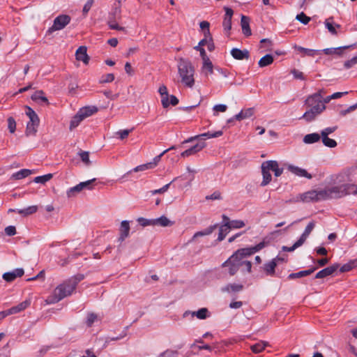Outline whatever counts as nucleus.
Returning <instances> with one entry per match:
<instances>
[{
    "label": "nucleus",
    "mask_w": 357,
    "mask_h": 357,
    "mask_svg": "<svg viewBox=\"0 0 357 357\" xmlns=\"http://www.w3.org/2000/svg\"><path fill=\"white\" fill-rule=\"evenodd\" d=\"M266 245L267 243L262 241L253 247L237 250L222 264L221 266L224 269V272L229 276H234L240 269L243 273H250L252 269V263L246 260L245 258L261 250Z\"/></svg>",
    "instance_id": "obj_1"
},
{
    "label": "nucleus",
    "mask_w": 357,
    "mask_h": 357,
    "mask_svg": "<svg viewBox=\"0 0 357 357\" xmlns=\"http://www.w3.org/2000/svg\"><path fill=\"white\" fill-rule=\"evenodd\" d=\"M324 200L340 199L349 195H357V185L342 184L322 190Z\"/></svg>",
    "instance_id": "obj_2"
},
{
    "label": "nucleus",
    "mask_w": 357,
    "mask_h": 357,
    "mask_svg": "<svg viewBox=\"0 0 357 357\" xmlns=\"http://www.w3.org/2000/svg\"><path fill=\"white\" fill-rule=\"evenodd\" d=\"M178 72L181 82L186 86L192 88L195 84V68L188 59L180 58L178 63Z\"/></svg>",
    "instance_id": "obj_3"
},
{
    "label": "nucleus",
    "mask_w": 357,
    "mask_h": 357,
    "mask_svg": "<svg viewBox=\"0 0 357 357\" xmlns=\"http://www.w3.org/2000/svg\"><path fill=\"white\" fill-rule=\"evenodd\" d=\"M74 289L75 288L71 285L70 282L66 281L54 289L53 295L49 296L47 301L48 303H56L70 295Z\"/></svg>",
    "instance_id": "obj_4"
},
{
    "label": "nucleus",
    "mask_w": 357,
    "mask_h": 357,
    "mask_svg": "<svg viewBox=\"0 0 357 357\" xmlns=\"http://www.w3.org/2000/svg\"><path fill=\"white\" fill-rule=\"evenodd\" d=\"M305 104L311 107L310 110L314 112V114L317 115L320 114L326 109L319 93H315L310 96L306 99Z\"/></svg>",
    "instance_id": "obj_5"
},
{
    "label": "nucleus",
    "mask_w": 357,
    "mask_h": 357,
    "mask_svg": "<svg viewBox=\"0 0 357 357\" xmlns=\"http://www.w3.org/2000/svg\"><path fill=\"white\" fill-rule=\"evenodd\" d=\"M70 17L68 15H60L54 20V23L47 31V34H52L56 31L63 29L70 22Z\"/></svg>",
    "instance_id": "obj_6"
},
{
    "label": "nucleus",
    "mask_w": 357,
    "mask_h": 357,
    "mask_svg": "<svg viewBox=\"0 0 357 357\" xmlns=\"http://www.w3.org/2000/svg\"><path fill=\"white\" fill-rule=\"evenodd\" d=\"M322 190H312L300 195L301 200L303 202H318L324 200Z\"/></svg>",
    "instance_id": "obj_7"
},
{
    "label": "nucleus",
    "mask_w": 357,
    "mask_h": 357,
    "mask_svg": "<svg viewBox=\"0 0 357 357\" xmlns=\"http://www.w3.org/2000/svg\"><path fill=\"white\" fill-rule=\"evenodd\" d=\"M225 14L222 22V26L226 33L229 34V31L231 29V18L234 11L229 7H225Z\"/></svg>",
    "instance_id": "obj_8"
},
{
    "label": "nucleus",
    "mask_w": 357,
    "mask_h": 357,
    "mask_svg": "<svg viewBox=\"0 0 357 357\" xmlns=\"http://www.w3.org/2000/svg\"><path fill=\"white\" fill-rule=\"evenodd\" d=\"M340 265L338 264H334L319 271L315 275L314 278L316 279H322L327 276L331 275L334 272H335L338 269Z\"/></svg>",
    "instance_id": "obj_9"
},
{
    "label": "nucleus",
    "mask_w": 357,
    "mask_h": 357,
    "mask_svg": "<svg viewBox=\"0 0 357 357\" xmlns=\"http://www.w3.org/2000/svg\"><path fill=\"white\" fill-rule=\"evenodd\" d=\"M287 168L289 172L298 176L305 177L308 179H311L312 178V176L310 174H309L305 169L301 167L293 165H287Z\"/></svg>",
    "instance_id": "obj_10"
},
{
    "label": "nucleus",
    "mask_w": 357,
    "mask_h": 357,
    "mask_svg": "<svg viewBox=\"0 0 357 357\" xmlns=\"http://www.w3.org/2000/svg\"><path fill=\"white\" fill-rule=\"evenodd\" d=\"M24 273L23 268H16L11 272H7L3 273V278L8 282H13L18 277H22Z\"/></svg>",
    "instance_id": "obj_11"
},
{
    "label": "nucleus",
    "mask_w": 357,
    "mask_h": 357,
    "mask_svg": "<svg viewBox=\"0 0 357 357\" xmlns=\"http://www.w3.org/2000/svg\"><path fill=\"white\" fill-rule=\"evenodd\" d=\"M265 168L269 169L274 172V175L278 177L282 175L284 171V168L279 167V164L276 160H267L265 161Z\"/></svg>",
    "instance_id": "obj_12"
},
{
    "label": "nucleus",
    "mask_w": 357,
    "mask_h": 357,
    "mask_svg": "<svg viewBox=\"0 0 357 357\" xmlns=\"http://www.w3.org/2000/svg\"><path fill=\"white\" fill-rule=\"evenodd\" d=\"M206 146V144L204 142L197 143L195 146L182 152L181 155L183 158H185L192 155H195L199 151H202Z\"/></svg>",
    "instance_id": "obj_13"
},
{
    "label": "nucleus",
    "mask_w": 357,
    "mask_h": 357,
    "mask_svg": "<svg viewBox=\"0 0 357 357\" xmlns=\"http://www.w3.org/2000/svg\"><path fill=\"white\" fill-rule=\"evenodd\" d=\"M86 52V47L80 46L75 52L76 59L78 61H82L84 64H88L90 58L88 56Z\"/></svg>",
    "instance_id": "obj_14"
},
{
    "label": "nucleus",
    "mask_w": 357,
    "mask_h": 357,
    "mask_svg": "<svg viewBox=\"0 0 357 357\" xmlns=\"http://www.w3.org/2000/svg\"><path fill=\"white\" fill-rule=\"evenodd\" d=\"M231 54L233 58L236 60L248 59L250 57V52L248 50H241L238 48H233L231 50Z\"/></svg>",
    "instance_id": "obj_15"
},
{
    "label": "nucleus",
    "mask_w": 357,
    "mask_h": 357,
    "mask_svg": "<svg viewBox=\"0 0 357 357\" xmlns=\"http://www.w3.org/2000/svg\"><path fill=\"white\" fill-rule=\"evenodd\" d=\"M191 314V315L192 317L196 316L197 318L199 319H205L208 317H209L208 310L206 307H202V308L199 309V310L195 311V312L186 311L184 312L183 317H186L188 314Z\"/></svg>",
    "instance_id": "obj_16"
},
{
    "label": "nucleus",
    "mask_w": 357,
    "mask_h": 357,
    "mask_svg": "<svg viewBox=\"0 0 357 357\" xmlns=\"http://www.w3.org/2000/svg\"><path fill=\"white\" fill-rule=\"evenodd\" d=\"M250 18L247 16L242 15L241 19V26L243 33L248 37L252 35V31L250 27Z\"/></svg>",
    "instance_id": "obj_17"
},
{
    "label": "nucleus",
    "mask_w": 357,
    "mask_h": 357,
    "mask_svg": "<svg viewBox=\"0 0 357 357\" xmlns=\"http://www.w3.org/2000/svg\"><path fill=\"white\" fill-rule=\"evenodd\" d=\"M130 231V225L129 222L127 220H123L121 223L120 227V236L119 237V241L122 242L126 238L129 236Z\"/></svg>",
    "instance_id": "obj_18"
},
{
    "label": "nucleus",
    "mask_w": 357,
    "mask_h": 357,
    "mask_svg": "<svg viewBox=\"0 0 357 357\" xmlns=\"http://www.w3.org/2000/svg\"><path fill=\"white\" fill-rule=\"evenodd\" d=\"M158 92L161 96V102L164 108H167L169 106V94L166 86L162 85L158 89Z\"/></svg>",
    "instance_id": "obj_19"
},
{
    "label": "nucleus",
    "mask_w": 357,
    "mask_h": 357,
    "mask_svg": "<svg viewBox=\"0 0 357 357\" xmlns=\"http://www.w3.org/2000/svg\"><path fill=\"white\" fill-rule=\"evenodd\" d=\"M31 304L30 300H26L20 303H19L16 306H13L11 308L8 310V312L11 314H17L18 312H20L23 310H24L26 308H27Z\"/></svg>",
    "instance_id": "obj_20"
},
{
    "label": "nucleus",
    "mask_w": 357,
    "mask_h": 357,
    "mask_svg": "<svg viewBox=\"0 0 357 357\" xmlns=\"http://www.w3.org/2000/svg\"><path fill=\"white\" fill-rule=\"evenodd\" d=\"M98 112V107L96 106L84 107L78 111L81 116L85 119L86 118L93 115Z\"/></svg>",
    "instance_id": "obj_21"
},
{
    "label": "nucleus",
    "mask_w": 357,
    "mask_h": 357,
    "mask_svg": "<svg viewBox=\"0 0 357 357\" xmlns=\"http://www.w3.org/2000/svg\"><path fill=\"white\" fill-rule=\"evenodd\" d=\"M266 164L265 162H264L261 164V173L263 176V180L261 183V186H266L271 181V174L270 173V169L265 168Z\"/></svg>",
    "instance_id": "obj_22"
},
{
    "label": "nucleus",
    "mask_w": 357,
    "mask_h": 357,
    "mask_svg": "<svg viewBox=\"0 0 357 357\" xmlns=\"http://www.w3.org/2000/svg\"><path fill=\"white\" fill-rule=\"evenodd\" d=\"M31 100L40 104H45L47 105L50 104L47 98L44 96V92L42 90L36 91L31 96Z\"/></svg>",
    "instance_id": "obj_23"
},
{
    "label": "nucleus",
    "mask_w": 357,
    "mask_h": 357,
    "mask_svg": "<svg viewBox=\"0 0 357 357\" xmlns=\"http://www.w3.org/2000/svg\"><path fill=\"white\" fill-rule=\"evenodd\" d=\"M317 269V267L313 266L307 270L301 271L298 273H293L289 275L288 278L289 280H294L296 278H299L302 277H305L307 275H311L312 273H314Z\"/></svg>",
    "instance_id": "obj_24"
},
{
    "label": "nucleus",
    "mask_w": 357,
    "mask_h": 357,
    "mask_svg": "<svg viewBox=\"0 0 357 357\" xmlns=\"http://www.w3.org/2000/svg\"><path fill=\"white\" fill-rule=\"evenodd\" d=\"M276 266L277 264L275 261L271 260L264 264L263 269L266 275L273 276L275 273Z\"/></svg>",
    "instance_id": "obj_25"
},
{
    "label": "nucleus",
    "mask_w": 357,
    "mask_h": 357,
    "mask_svg": "<svg viewBox=\"0 0 357 357\" xmlns=\"http://www.w3.org/2000/svg\"><path fill=\"white\" fill-rule=\"evenodd\" d=\"M213 69L214 66L209 58L206 59V60H203L202 71L205 75V76H208L209 74H213Z\"/></svg>",
    "instance_id": "obj_26"
},
{
    "label": "nucleus",
    "mask_w": 357,
    "mask_h": 357,
    "mask_svg": "<svg viewBox=\"0 0 357 357\" xmlns=\"http://www.w3.org/2000/svg\"><path fill=\"white\" fill-rule=\"evenodd\" d=\"M26 114L29 118L28 123H31L33 125H39L40 119L36 112L29 106H26Z\"/></svg>",
    "instance_id": "obj_27"
},
{
    "label": "nucleus",
    "mask_w": 357,
    "mask_h": 357,
    "mask_svg": "<svg viewBox=\"0 0 357 357\" xmlns=\"http://www.w3.org/2000/svg\"><path fill=\"white\" fill-rule=\"evenodd\" d=\"M174 225V222L169 220L166 216L162 215L160 218L153 219V226L168 227Z\"/></svg>",
    "instance_id": "obj_28"
},
{
    "label": "nucleus",
    "mask_w": 357,
    "mask_h": 357,
    "mask_svg": "<svg viewBox=\"0 0 357 357\" xmlns=\"http://www.w3.org/2000/svg\"><path fill=\"white\" fill-rule=\"evenodd\" d=\"M243 289V285L239 284H227L226 286L222 287V292H239Z\"/></svg>",
    "instance_id": "obj_29"
},
{
    "label": "nucleus",
    "mask_w": 357,
    "mask_h": 357,
    "mask_svg": "<svg viewBox=\"0 0 357 357\" xmlns=\"http://www.w3.org/2000/svg\"><path fill=\"white\" fill-rule=\"evenodd\" d=\"M254 114V109L253 108H248L245 110H241V112L236 114L233 119L237 120V121H241L243 119L249 118L252 116Z\"/></svg>",
    "instance_id": "obj_30"
},
{
    "label": "nucleus",
    "mask_w": 357,
    "mask_h": 357,
    "mask_svg": "<svg viewBox=\"0 0 357 357\" xmlns=\"http://www.w3.org/2000/svg\"><path fill=\"white\" fill-rule=\"evenodd\" d=\"M321 138V134H318L317 132L307 134L303 138V142L305 144H313L315 142H317L320 140Z\"/></svg>",
    "instance_id": "obj_31"
},
{
    "label": "nucleus",
    "mask_w": 357,
    "mask_h": 357,
    "mask_svg": "<svg viewBox=\"0 0 357 357\" xmlns=\"http://www.w3.org/2000/svg\"><path fill=\"white\" fill-rule=\"evenodd\" d=\"M38 211V206L36 205L28 206L23 209H17V213L22 216H28L36 213Z\"/></svg>",
    "instance_id": "obj_32"
},
{
    "label": "nucleus",
    "mask_w": 357,
    "mask_h": 357,
    "mask_svg": "<svg viewBox=\"0 0 357 357\" xmlns=\"http://www.w3.org/2000/svg\"><path fill=\"white\" fill-rule=\"evenodd\" d=\"M295 48L301 53L303 54L304 55H307L308 56H314L315 55L320 54L321 51L320 50H311L305 48L301 46H296Z\"/></svg>",
    "instance_id": "obj_33"
},
{
    "label": "nucleus",
    "mask_w": 357,
    "mask_h": 357,
    "mask_svg": "<svg viewBox=\"0 0 357 357\" xmlns=\"http://www.w3.org/2000/svg\"><path fill=\"white\" fill-rule=\"evenodd\" d=\"M325 26L326 27V29L328 30V31L333 34V35H337V31L335 29V27H337V28H340V24H335L334 25L333 24V17H330V18H328L325 20Z\"/></svg>",
    "instance_id": "obj_34"
},
{
    "label": "nucleus",
    "mask_w": 357,
    "mask_h": 357,
    "mask_svg": "<svg viewBox=\"0 0 357 357\" xmlns=\"http://www.w3.org/2000/svg\"><path fill=\"white\" fill-rule=\"evenodd\" d=\"M274 61L273 56L271 54H266L258 62V65L260 68L268 66L273 63Z\"/></svg>",
    "instance_id": "obj_35"
},
{
    "label": "nucleus",
    "mask_w": 357,
    "mask_h": 357,
    "mask_svg": "<svg viewBox=\"0 0 357 357\" xmlns=\"http://www.w3.org/2000/svg\"><path fill=\"white\" fill-rule=\"evenodd\" d=\"M314 223L313 222H310L305 227L304 232L301 234L298 240L301 241V242L304 243L314 228Z\"/></svg>",
    "instance_id": "obj_36"
},
{
    "label": "nucleus",
    "mask_w": 357,
    "mask_h": 357,
    "mask_svg": "<svg viewBox=\"0 0 357 357\" xmlns=\"http://www.w3.org/2000/svg\"><path fill=\"white\" fill-rule=\"evenodd\" d=\"M84 120V119L81 116L80 114L77 112V113L73 117L70 123V130H73L74 128L77 127L79 124Z\"/></svg>",
    "instance_id": "obj_37"
},
{
    "label": "nucleus",
    "mask_w": 357,
    "mask_h": 357,
    "mask_svg": "<svg viewBox=\"0 0 357 357\" xmlns=\"http://www.w3.org/2000/svg\"><path fill=\"white\" fill-rule=\"evenodd\" d=\"M31 172L29 169H21L19 172L13 174L12 175V178H13L16 180H20V179L24 178L25 177H27L29 175L31 174Z\"/></svg>",
    "instance_id": "obj_38"
},
{
    "label": "nucleus",
    "mask_w": 357,
    "mask_h": 357,
    "mask_svg": "<svg viewBox=\"0 0 357 357\" xmlns=\"http://www.w3.org/2000/svg\"><path fill=\"white\" fill-rule=\"evenodd\" d=\"M229 231V227L227 226L226 223L221 225L219 229L218 241H222L225 238L226 235L228 234Z\"/></svg>",
    "instance_id": "obj_39"
},
{
    "label": "nucleus",
    "mask_w": 357,
    "mask_h": 357,
    "mask_svg": "<svg viewBox=\"0 0 357 357\" xmlns=\"http://www.w3.org/2000/svg\"><path fill=\"white\" fill-rule=\"evenodd\" d=\"M268 344L264 342H259L251 346V350L256 354L260 353L264 350Z\"/></svg>",
    "instance_id": "obj_40"
},
{
    "label": "nucleus",
    "mask_w": 357,
    "mask_h": 357,
    "mask_svg": "<svg viewBox=\"0 0 357 357\" xmlns=\"http://www.w3.org/2000/svg\"><path fill=\"white\" fill-rule=\"evenodd\" d=\"M322 142L324 146L329 148H334L337 146V142L335 139H331L328 136H321Z\"/></svg>",
    "instance_id": "obj_41"
},
{
    "label": "nucleus",
    "mask_w": 357,
    "mask_h": 357,
    "mask_svg": "<svg viewBox=\"0 0 357 357\" xmlns=\"http://www.w3.org/2000/svg\"><path fill=\"white\" fill-rule=\"evenodd\" d=\"M226 225L229 227V230L232 228L240 229L245 226L243 220H232L231 222H225Z\"/></svg>",
    "instance_id": "obj_42"
},
{
    "label": "nucleus",
    "mask_w": 357,
    "mask_h": 357,
    "mask_svg": "<svg viewBox=\"0 0 357 357\" xmlns=\"http://www.w3.org/2000/svg\"><path fill=\"white\" fill-rule=\"evenodd\" d=\"M222 134H223V132L222 130H218V131L213 132H207L199 135V139H202V137H206V138L209 139V138H215V137H220L222 135Z\"/></svg>",
    "instance_id": "obj_43"
},
{
    "label": "nucleus",
    "mask_w": 357,
    "mask_h": 357,
    "mask_svg": "<svg viewBox=\"0 0 357 357\" xmlns=\"http://www.w3.org/2000/svg\"><path fill=\"white\" fill-rule=\"evenodd\" d=\"M39 125H33L31 123H27L25 134L26 136L35 135Z\"/></svg>",
    "instance_id": "obj_44"
},
{
    "label": "nucleus",
    "mask_w": 357,
    "mask_h": 357,
    "mask_svg": "<svg viewBox=\"0 0 357 357\" xmlns=\"http://www.w3.org/2000/svg\"><path fill=\"white\" fill-rule=\"evenodd\" d=\"M84 278V275L81 273H78L73 277H72L70 279H69L68 281L70 282L71 285L73 286V287L75 289L77 284L78 282L82 281Z\"/></svg>",
    "instance_id": "obj_45"
},
{
    "label": "nucleus",
    "mask_w": 357,
    "mask_h": 357,
    "mask_svg": "<svg viewBox=\"0 0 357 357\" xmlns=\"http://www.w3.org/2000/svg\"><path fill=\"white\" fill-rule=\"evenodd\" d=\"M53 175L52 174H47L43 176H36L34 178V182L36 183H45L48 181H50L52 178Z\"/></svg>",
    "instance_id": "obj_46"
},
{
    "label": "nucleus",
    "mask_w": 357,
    "mask_h": 357,
    "mask_svg": "<svg viewBox=\"0 0 357 357\" xmlns=\"http://www.w3.org/2000/svg\"><path fill=\"white\" fill-rule=\"evenodd\" d=\"M107 24L111 29L118 31L125 30L124 27L119 26L117 23L115 22V20L113 17H109Z\"/></svg>",
    "instance_id": "obj_47"
},
{
    "label": "nucleus",
    "mask_w": 357,
    "mask_h": 357,
    "mask_svg": "<svg viewBox=\"0 0 357 357\" xmlns=\"http://www.w3.org/2000/svg\"><path fill=\"white\" fill-rule=\"evenodd\" d=\"M83 189L82 188V187H80V185L79 183L77 184V185L73 187V188H70L68 191H67V195L68 197H74L77 193L81 192Z\"/></svg>",
    "instance_id": "obj_48"
},
{
    "label": "nucleus",
    "mask_w": 357,
    "mask_h": 357,
    "mask_svg": "<svg viewBox=\"0 0 357 357\" xmlns=\"http://www.w3.org/2000/svg\"><path fill=\"white\" fill-rule=\"evenodd\" d=\"M296 19L303 24H307L311 20L310 17L307 16L303 12L298 14Z\"/></svg>",
    "instance_id": "obj_49"
},
{
    "label": "nucleus",
    "mask_w": 357,
    "mask_h": 357,
    "mask_svg": "<svg viewBox=\"0 0 357 357\" xmlns=\"http://www.w3.org/2000/svg\"><path fill=\"white\" fill-rule=\"evenodd\" d=\"M114 75L113 73H108V74L102 75L100 77L99 82L100 84L109 83V82H112V81H114Z\"/></svg>",
    "instance_id": "obj_50"
},
{
    "label": "nucleus",
    "mask_w": 357,
    "mask_h": 357,
    "mask_svg": "<svg viewBox=\"0 0 357 357\" xmlns=\"http://www.w3.org/2000/svg\"><path fill=\"white\" fill-rule=\"evenodd\" d=\"M79 155L82 160V161L87 166L91 164V161L89 160V153L88 151H80L79 153Z\"/></svg>",
    "instance_id": "obj_51"
},
{
    "label": "nucleus",
    "mask_w": 357,
    "mask_h": 357,
    "mask_svg": "<svg viewBox=\"0 0 357 357\" xmlns=\"http://www.w3.org/2000/svg\"><path fill=\"white\" fill-rule=\"evenodd\" d=\"M8 121V128L10 133H14L16 130V121L15 119L12 116H10L7 119Z\"/></svg>",
    "instance_id": "obj_52"
},
{
    "label": "nucleus",
    "mask_w": 357,
    "mask_h": 357,
    "mask_svg": "<svg viewBox=\"0 0 357 357\" xmlns=\"http://www.w3.org/2000/svg\"><path fill=\"white\" fill-rule=\"evenodd\" d=\"M137 222L142 227H146L153 225V219H146L144 218H138L137 219Z\"/></svg>",
    "instance_id": "obj_53"
},
{
    "label": "nucleus",
    "mask_w": 357,
    "mask_h": 357,
    "mask_svg": "<svg viewBox=\"0 0 357 357\" xmlns=\"http://www.w3.org/2000/svg\"><path fill=\"white\" fill-rule=\"evenodd\" d=\"M317 116V114H314V112L309 109L303 114L302 118L304 119L306 121L310 122L313 121Z\"/></svg>",
    "instance_id": "obj_54"
},
{
    "label": "nucleus",
    "mask_w": 357,
    "mask_h": 357,
    "mask_svg": "<svg viewBox=\"0 0 357 357\" xmlns=\"http://www.w3.org/2000/svg\"><path fill=\"white\" fill-rule=\"evenodd\" d=\"M132 130V129H130V130H128V129H126V130H120L119 131H117L115 135L116 136H118V137L123 140L126 138L128 137V136L129 135V134L131 132V131Z\"/></svg>",
    "instance_id": "obj_55"
},
{
    "label": "nucleus",
    "mask_w": 357,
    "mask_h": 357,
    "mask_svg": "<svg viewBox=\"0 0 357 357\" xmlns=\"http://www.w3.org/2000/svg\"><path fill=\"white\" fill-rule=\"evenodd\" d=\"M303 243L301 242V241L298 240L292 246L287 247V246H282V250L285 252H293L296 248L301 246Z\"/></svg>",
    "instance_id": "obj_56"
},
{
    "label": "nucleus",
    "mask_w": 357,
    "mask_h": 357,
    "mask_svg": "<svg viewBox=\"0 0 357 357\" xmlns=\"http://www.w3.org/2000/svg\"><path fill=\"white\" fill-rule=\"evenodd\" d=\"M149 169H153V167L151 164V162H148L146 164H143V165L137 166L136 167H135L133 169V171L135 172H141V171H145V170Z\"/></svg>",
    "instance_id": "obj_57"
},
{
    "label": "nucleus",
    "mask_w": 357,
    "mask_h": 357,
    "mask_svg": "<svg viewBox=\"0 0 357 357\" xmlns=\"http://www.w3.org/2000/svg\"><path fill=\"white\" fill-rule=\"evenodd\" d=\"M356 64H357V55L351 59L346 61L344 63V67L346 69H349L354 67Z\"/></svg>",
    "instance_id": "obj_58"
},
{
    "label": "nucleus",
    "mask_w": 357,
    "mask_h": 357,
    "mask_svg": "<svg viewBox=\"0 0 357 357\" xmlns=\"http://www.w3.org/2000/svg\"><path fill=\"white\" fill-rule=\"evenodd\" d=\"M195 342L197 343L201 344V345L197 346V347L198 348L199 350L205 349V350H208L209 351H211L212 350V348L210 345L204 344V341L202 339L196 340Z\"/></svg>",
    "instance_id": "obj_59"
},
{
    "label": "nucleus",
    "mask_w": 357,
    "mask_h": 357,
    "mask_svg": "<svg viewBox=\"0 0 357 357\" xmlns=\"http://www.w3.org/2000/svg\"><path fill=\"white\" fill-rule=\"evenodd\" d=\"M158 357H178V352L176 351L167 349Z\"/></svg>",
    "instance_id": "obj_60"
},
{
    "label": "nucleus",
    "mask_w": 357,
    "mask_h": 357,
    "mask_svg": "<svg viewBox=\"0 0 357 357\" xmlns=\"http://www.w3.org/2000/svg\"><path fill=\"white\" fill-rule=\"evenodd\" d=\"M96 181V178H93L84 182L79 183L80 187H82V189H88L91 190L93 188L92 183Z\"/></svg>",
    "instance_id": "obj_61"
},
{
    "label": "nucleus",
    "mask_w": 357,
    "mask_h": 357,
    "mask_svg": "<svg viewBox=\"0 0 357 357\" xmlns=\"http://www.w3.org/2000/svg\"><path fill=\"white\" fill-rule=\"evenodd\" d=\"M96 319L97 315L94 313H90L87 316L86 324L89 327H91Z\"/></svg>",
    "instance_id": "obj_62"
},
{
    "label": "nucleus",
    "mask_w": 357,
    "mask_h": 357,
    "mask_svg": "<svg viewBox=\"0 0 357 357\" xmlns=\"http://www.w3.org/2000/svg\"><path fill=\"white\" fill-rule=\"evenodd\" d=\"M337 126L326 128L324 129L323 130H321V136H328L330 134L335 132L337 130Z\"/></svg>",
    "instance_id": "obj_63"
},
{
    "label": "nucleus",
    "mask_w": 357,
    "mask_h": 357,
    "mask_svg": "<svg viewBox=\"0 0 357 357\" xmlns=\"http://www.w3.org/2000/svg\"><path fill=\"white\" fill-rule=\"evenodd\" d=\"M291 73L294 75L295 79H301V80L305 79V76L303 75V73L302 72L299 71L298 70L293 69L291 71Z\"/></svg>",
    "instance_id": "obj_64"
}]
</instances>
